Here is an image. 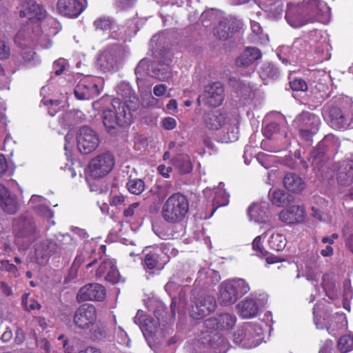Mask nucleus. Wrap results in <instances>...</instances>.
<instances>
[{"mask_svg": "<svg viewBox=\"0 0 353 353\" xmlns=\"http://www.w3.org/2000/svg\"><path fill=\"white\" fill-rule=\"evenodd\" d=\"M322 286L325 291L327 296L334 299L337 296L336 284L334 281V276L332 274H325L322 277Z\"/></svg>", "mask_w": 353, "mask_h": 353, "instance_id": "4c0bfd02", "label": "nucleus"}, {"mask_svg": "<svg viewBox=\"0 0 353 353\" xmlns=\"http://www.w3.org/2000/svg\"><path fill=\"white\" fill-rule=\"evenodd\" d=\"M15 243L22 249H26L35 239L37 226L34 218L24 214L16 218L13 223Z\"/></svg>", "mask_w": 353, "mask_h": 353, "instance_id": "20e7f679", "label": "nucleus"}, {"mask_svg": "<svg viewBox=\"0 0 353 353\" xmlns=\"http://www.w3.org/2000/svg\"><path fill=\"white\" fill-rule=\"evenodd\" d=\"M305 210L300 205H293L288 209L283 210L279 214V219L288 224L301 223L303 221Z\"/></svg>", "mask_w": 353, "mask_h": 353, "instance_id": "b1692460", "label": "nucleus"}, {"mask_svg": "<svg viewBox=\"0 0 353 353\" xmlns=\"http://www.w3.org/2000/svg\"><path fill=\"white\" fill-rule=\"evenodd\" d=\"M279 74L278 68L270 63H265L260 72V76L263 80L276 79L279 77Z\"/></svg>", "mask_w": 353, "mask_h": 353, "instance_id": "79ce46f5", "label": "nucleus"}, {"mask_svg": "<svg viewBox=\"0 0 353 353\" xmlns=\"http://www.w3.org/2000/svg\"><path fill=\"white\" fill-rule=\"evenodd\" d=\"M203 119L209 130H219L226 126L227 136L224 141L233 142L239 138V121L221 110H211L204 112Z\"/></svg>", "mask_w": 353, "mask_h": 353, "instance_id": "f03ea898", "label": "nucleus"}, {"mask_svg": "<svg viewBox=\"0 0 353 353\" xmlns=\"http://www.w3.org/2000/svg\"><path fill=\"white\" fill-rule=\"evenodd\" d=\"M279 131L280 127L279 124L276 122H272L265 126L263 133L267 138L270 139Z\"/></svg>", "mask_w": 353, "mask_h": 353, "instance_id": "3c124183", "label": "nucleus"}, {"mask_svg": "<svg viewBox=\"0 0 353 353\" xmlns=\"http://www.w3.org/2000/svg\"><path fill=\"white\" fill-rule=\"evenodd\" d=\"M137 3V0H116V6L123 10L133 7Z\"/></svg>", "mask_w": 353, "mask_h": 353, "instance_id": "bf43d9fd", "label": "nucleus"}, {"mask_svg": "<svg viewBox=\"0 0 353 353\" xmlns=\"http://www.w3.org/2000/svg\"><path fill=\"white\" fill-rule=\"evenodd\" d=\"M269 204L263 201L260 203H254L248 208V214L250 219L257 222H263L269 216Z\"/></svg>", "mask_w": 353, "mask_h": 353, "instance_id": "c85d7f7f", "label": "nucleus"}, {"mask_svg": "<svg viewBox=\"0 0 353 353\" xmlns=\"http://www.w3.org/2000/svg\"><path fill=\"white\" fill-rule=\"evenodd\" d=\"M0 270L12 273L14 274H16L17 272V267L14 265L10 263L8 261H1Z\"/></svg>", "mask_w": 353, "mask_h": 353, "instance_id": "e2e57ef3", "label": "nucleus"}, {"mask_svg": "<svg viewBox=\"0 0 353 353\" xmlns=\"http://www.w3.org/2000/svg\"><path fill=\"white\" fill-rule=\"evenodd\" d=\"M126 187L130 193L139 195L145 190V183L140 179H130L127 182Z\"/></svg>", "mask_w": 353, "mask_h": 353, "instance_id": "37998d69", "label": "nucleus"}, {"mask_svg": "<svg viewBox=\"0 0 353 353\" xmlns=\"http://www.w3.org/2000/svg\"><path fill=\"white\" fill-rule=\"evenodd\" d=\"M97 318L96 307L92 304H83L76 310L73 323L81 330H88L94 325Z\"/></svg>", "mask_w": 353, "mask_h": 353, "instance_id": "f8f14e48", "label": "nucleus"}, {"mask_svg": "<svg viewBox=\"0 0 353 353\" xmlns=\"http://www.w3.org/2000/svg\"><path fill=\"white\" fill-rule=\"evenodd\" d=\"M57 7L60 14L70 18L77 17L85 9L79 0H59Z\"/></svg>", "mask_w": 353, "mask_h": 353, "instance_id": "aec40b11", "label": "nucleus"}, {"mask_svg": "<svg viewBox=\"0 0 353 353\" xmlns=\"http://www.w3.org/2000/svg\"><path fill=\"white\" fill-rule=\"evenodd\" d=\"M216 302L214 296L205 295L199 297L190 311L192 318L199 319L214 311Z\"/></svg>", "mask_w": 353, "mask_h": 353, "instance_id": "f3484780", "label": "nucleus"}, {"mask_svg": "<svg viewBox=\"0 0 353 353\" xmlns=\"http://www.w3.org/2000/svg\"><path fill=\"white\" fill-rule=\"evenodd\" d=\"M170 59L166 61V63H157L152 65V76L161 80H168L171 77V69L170 67Z\"/></svg>", "mask_w": 353, "mask_h": 353, "instance_id": "f704fd0d", "label": "nucleus"}, {"mask_svg": "<svg viewBox=\"0 0 353 353\" xmlns=\"http://www.w3.org/2000/svg\"><path fill=\"white\" fill-rule=\"evenodd\" d=\"M14 43L22 50L30 48L34 46V40L31 36V30L21 28L14 37Z\"/></svg>", "mask_w": 353, "mask_h": 353, "instance_id": "72a5a7b5", "label": "nucleus"}, {"mask_svg": "<svg viewBox=\"0 0 353 353\" xmlns=\"http://www.w3.org/2000/svg\"><path fill=\"white\" fill-rule=\"evenodd\" d=\"M231 281L234 285V288L237 290L238 294H240L242 296L250 291V286L244 279H234Z\"/></svg>", "mask_w": 353, "mask_h": 353, "instance_id": "49530a36", "label": "nucleus"}, {"mask_svg": "<svg viewBox=\"0 0 353 353\" xmlns=\"http://www.w3.org/2000/svg\"><path fill=\"white\" fill-rule=\"evenodd\" d=\"M310 21L327 23L330 19V9L327 3L320 0H304L301 2Z\"/></svg>", "mask_w": 353, "mask_h": 353, "instance_id": "9d476101", "label": "nucleus"}, {"mask_svg": "<svg viewBox=\"0 0 353 353\" xmlns=\"http://www.w3.org/2000/svg\"><path fill=\"white\" fill-rule=\"evenodd\" d=\"M159 264V254L155 251H151L145 255L143 265L148 270H153Z\"/></svg>", "mask_w": 353, "mask_h": 353, "instance_id": "c03bdc74", "label": "nucleus"}, {"mask_svg": "<svg viewBox=\"0 0 353 353\" xmlns=\"http://www.w3.org/2000/svg\"><path fill=\"white\" fill-rule=\"evenodd\" d=\"M107 337V330L103 325H97L92 330L90 338L93 341H103Z\"/></svg>", "mask_w": 353, "mask_h": 353, "instance_id": "a18cd8bd", "label": "nucleus"}, {"mask_svg": "<svg viewBox=\"0 0 353 353\" xmlns=\"http://www.w3.org/2000/svg\"><path fill=\"white\" fill-rule=\"evenodd\" d=\"M19 17L31 21H42L46 18V11L35 1L28 0L22 3Z\"/></svg>", "mask_w": 353, "mask_h": 353, "instance_id": "a211bd4d", "label": "nucleus"}, {"mask_svg": "<svg viewBox=\"0 0 353 353\" xmlns=\"http://www.w3.org/2000/svg\"><path fill=\"white\" fill-rule=\"evenodd\" d=\"M251 28L252 31L256 37H258V39L260 41H264L268 39L267 34L263 33L262 28L260 24L257 22L253 21L251 23Z\"/></svg>", "mask_w": 353, "mask_h": 353, "instance_id": "6e6d98bb", "label": "nucleus"}, {"mask_svg": "<svg viewBox=\"0 0 353 353\" xmlns=\"http://www.w3.org/2000/svg\"><path fill=\"white\" fill-rule=\"evenodd\" d=\"M189 211V202L185 196L174 193L164 203L161 215L163 219L170 223L182 221Z\"/></svg>", "mask_w": 353, "mask_h": 353, "instance_id": "7ed1b4c3", "label": "nucleus"}, {"mask_svg": "<svg viewBox=\"0 0 353 353\" xmlns=\"http://www.w3.org/2000/svg\"><path fill=\"white\" fill-rule=\"evenodd\" d=\"M339 147V141L332 134L326 135L316 148L310 153L308 161L314 169L320 170L325 164L328 156L333 154Z\"/></svg>", "mask_w": 353, "mask_h": 353, "instance_id": "39448f33", "label": "nucleus"}, {"mask_svg": "<svg viewBox=\"0 0 353 353\" xmlns=\"http://www.w3.org/2000/svg\"><path fill=\"white\" fill-rule=\"evenodd\" d=\"M105 279L112 283H116L119 281V273L115 265L108 270L105 276Z\"/></svg>", "mask_w": 353, "mask_h": 353, "instance_id": "5fc2aeb1", "label": "nucleus"}, {"mask_svg": "<svg viewBox=\"0 0 353 353\" xmlns=\"http://www.w3.org/2000/svg\"><path fill=\"white\" fill-rule=\"evenodd\" d=\"M236 27V21L233 17L223 18L214 28V35L221 40H226L232 36Z\"/></svg>", "mask_w": 353, "mask_h": 353, "instance_id": "5701e85b", "label": "nucleus"}, {"mask_svg": "<svg viewBox=\"0 0 353 353\" xmlns=\"http://www.w3.org/2000/svg\"><path fill=\"white\" fill-rule=\"evenodd\" d=\"M99 94V90L97 83L88 81H81L74 90L76 97L81 100H88Z\"/></svg>", "mask_w": 353, "mask_h": 353, "instance_id": "4be33fe9", "label": "nucleus"}, {"mask_svg": "<svg viewBox=\"0 0 353 353\" xmlns=\"http://www.w3.org/2000/svg\"><path fill=\"white\" fill-rule=\"evenodd\" d=\"M292 90L294 91H305L307 89L306 82L302 79H295L290 82Z\"/></svg>", "mask_w": 353, "mask_h": 353, "instance_id": "864d4df0", "label": "nucleus"}, {"mask_svg": "<svg viewBox=\"0 0 353 353\" xmlns=\"http://www.w3.org/2000/svg\"><path fill=\"white\" fill-rule=\"evenodd\" d=\"M353 165L351 162L340 163L337 170V181L343 186L350 185L353 183Z\"/></svg>", "mask_w": 353, "mask_h": 353, "instance_id": "bb28decb", "label": "nucleus"}, {"mask_svg": "<svg viewBox=\"0 0 353 353\" xmlns=\"http://www.w3.org/2000/svg\"><path fill=\"white\" fill-rule=\"evenodd\" d=\"M111 21L108 18H101L97 19L94 24L97 29H101L103 30H106L110 28L111 26Z\"/></svg>", "mask_w": 353, "mask_h": 353, "instance_id": "13d9d810", "label": "nucleus"}, {"mask_svg": "<svg viewBox=\"0 0 353 353\" xmlns=\"http://www.w3.org/2000/svg\"><path fill=\"white\" fill-rule=\"evenodd\" d=\"M262 335L260 326L252 323H246L234 333L233 341L243 347L252 348L261 343Z\"/></svg>", "mask_w": 353, "mask_h": 353, "instance_id": "423d86ee", "label": "nucleus"}, {"mask_svg": "<svg viewBox=\"0 0 353 353\" xmlns=\"http://www.w3.org/2000/svg\"><path fill=\"white\" fill-rule=\"evenodd\" d=\"M22 304L24 309L29 312L34 309L41 308V305L36 300L29 299L28 294H25L22 296Z\"/></svg>", "mask_w": 353, "mask_h": 353, "instance_id": "de8ad7c7", "label": "nucleus"}, {"mask_svg": "<svg viewBox=\"0 0 353 353\" xmlns=\"http://www.w3.org/2000/svg\"><path fill=\"white\" fill-rule=\"evenodd\" d=\"M10 55V48L8 43L0 37V59L5 60Z\"/></svg>", "mask_w": 353, "mask_h": 353, "instance_id": "603ef678", "label": "nucleus"}, {"mask_svg": "<svg viewBox=\"0 0 353 353\" xmlns=\"http://www.w3.org/2000/svg\"><path fill=\"white\" fill-rule=\"evenodd\" d=\"M77 147L82 154H90L98 147L99 138L97 132L88 126L81 127L77 136Z\"/></svg>", "mask_w": 353, "mask_h": 353, "instance_id": "9b49d317", "label": "nucleus"}, {"mask_svg": "<svg viewBox=\"0 0 353 353\" xmlns=\"http://www.w3.org/2000/svg\"><path fill=\"white\" fill-rule=\"evenodd\" d=\"M236 317L228 313L221 314L217 319H208L205 321L206 326L216 325L221 330H229L236 323Z\"/></svg>", "mask_w": 353, "mask_h": 353, "instance_id": "c756f323", "label": "nucleus"}, {"mask_svg": "<svg viewBox=\"0 0 353 353\" xmlns=\"http://www.w3.org/2000/svg\"><path fill=\"white\" fill-rule=\"evenodd\" d=\"M125 56V50L120 45L107 48L98 59V65L104 72L117 70Z\"/></svg>", "mask_w": 353, "mask_h": 353, "instance_id": "0eeeda50", "label": "nucleus"}, {"mask_svg": "<svg viewBox=\"0 0 353 353\" xmlns=\"http://www.w3.org/2000/svg\"><path fill=\"white\" fill-rule=\"evenodd\" d=\"M268 243L272 250L281 251L283 250L286 245V239L280 233H273L272 234Z\"/></svg>", "mask_w": 353, "mask_h": 353, "instance_id": "a19ab883", "label": "nucleus"}, {"mask_svg": "<svg viewBox=\"0 0 353 353\" xmlns=\"http://www.w3.org/2000/svg\"><path fill=\"white\" fill-rule=\"evenodd\" d=\"M42 103H43V104L46 105H48L49 104H50L51 106L48 109V113L51 116H54L56 114V112H57V107H58L60 103L59 101L57 100H46L42 101Z\"/></svg>", "mask_w": 353, "mask_h": 353, "instance_id": "69168bd1", "label": "nucleus"}, {"mask_svg": "<svg viewBox=\"0 0 353 353\" xmlns=\"http://www.w3.org/2000/svg\"><path fill=\"white\" fill-rule=\"evenodd\" d=\"M114 265L113 261L111 259L104 260L99 265L97 270V276L100 277L105 275L109 270L112 268Z\"/></svg>", "mask_w": 353, "mask_h": 353, "instance_id": "09e8293b", "label": "nucleus"}, {"mask_svg": "<svg viewBox=\"0 0 353 353\" xmlns=\"http://www.w3.org/2000/svg\"><path fill=\"white\" fill-rule=\"evenodd\" d=\"M294 123L299 128V135L308 140L318 132L321 121L316 114L304 112L296 117Z\"/></svg>", "mask_w": 353, "mask_h": 353, "instance_id": "1a4fd4ad", "label": "nucleus"}, {"mask_svg": "<svg viewBox=\"0 0 353 353\" xmlns=\"http://www.w3.org/2000/svg\"><path fill=\"white\" fill-rule=\"evenodd\" d=\"M118 94L122 99L115 98L112 101L113 110L103 112V122L107 131L112 135L117 134L121 126L128 125L132 121V112L139 105V100L128 85L119 87Z\"/></svg>", "mask_w": 353, "mask_h": 353, "instance_id": "f257e3e1", "label": "nucleus"}, {"mask_svg": "<svg viewBox=\"0 0 353 353\" xmlns=\"http://www.w3.org/2000/svg\"><path fill=\"white\" fill-rule=\"evenodd\" d=\"M223 185L220 183L215 191V196L213 199V205L215 209L228 205L229 202V195L223 189Z\"/></svg>", "mask_w": 353, "mask_h": 353, "instance_id": "ea45409f", "label": "nucleus"}, {"mask_svg": "<svg viewBox=\"0 0 353 353\" xmlns=\"http://www.w3.org/2000/svg\"><path fill=\"white\" fill-rule=\"evenodd\" d=\"M224 97L222 84L220 82H214L205 87L204 93L198 97L197 103L201 105L203 102L205 105L217 107L222 104Z\"/></svg>", "mask_w": 353, "mask_h": 353, "instance_id": "ddd939ff", "label": "nucleus"}, {"mask_svg": "<svg viewBox=\"0 0 353 353\" xmlns=\"http://www.w3.org/2000/svg\"><path fill=\"white\" fill-rule=\"evenodd\" d=\"M105 289L102 285L96 283H88L80 288L77 299L79 302L101 301L105 299Z\"/></svg>", "mask_w": 353, "mask_h": 353, "instance_id": "dca6fc26", "label": "nucleus"}, {"mask_svg": "<svg viewBox=\"0 0 353 353\" xmlns=\"http://www.w3.org/2000/svg\"><path fill=\"white\" fill-rule=\"evenodd\" d=\"M46 202V199L41 196L34 194L31 196L29 204L34 209H37V206L41 205V204H44Z\"/></svg>", "mask_w": 353, "mask_h": 353, "instance_id": "052dcab7", "label": "nucleus"}, {"mask_svg": "<svg viewBox=\"0 0 353 353\" xmlns=\"http://www.w3.org/2000/svg\"><path fill=\"white\" fill-rule=\"evenodd\" d=\"M67 61L64 59H59L53 63V69L57 75H60L65 69Z\"/></svg>", "mask_w": 353, "mask_h": 353, "instance_id": "4d7b16f0", "label": "nucleus"}, {"mask_svg": "<svg viewBox=\"0 0 353 353\" xmlns=\"http://www.w3.org/2000/svg\"><path fill=\"white\" fill-rule=\"evenodd\" d=\"M176 122L172 117H165L162 121V125L164 129L170 130L176 127Z\"/></svg>", "mask_w": 353, "mask_h": 353, "instance_id": "338daca9", "label": "nucleus"}, {"mask_svg": "<svg viewBox=\"0 0 353 353\" xmlns=\"http://www.w3.org/2000/svg\"><path fill=\"white\" fill-rule=\"evenodd\" d=\"M174 165L181 174H188L192 170L190 158L186 154H179L174 159Z\"/></svg>", "mask_w": 353, "mask_h": 353, "instance_id": "e433bc0d", "label": "nucleus"}, {"mask_svg": "<svg viewBox=\"0 0 353 353\" xmlns=\"http://www.w3.org/2000/svg\"><path fill=\"white\" fill-rule=\"evenodd\" d=\"M337 350L341 353H348L353 350V334H347L341 336L337 341Z\"/></svg>", "mask_w": 353, "mask_h": 353, "instance_id": "58836bf2", "label": "nucleus"}, {"mask_svg": "<svg viewBox=\"0 0 353 353\" xmlns=\"http://www.w3.org/2000/svg\"><path fill=\"white\" fill-rule=\"evenodd\" d=\"M0 206L8 214H14L18 210L16 198L11 196L8 190L0 183Z\"/></svg>", "mask_w": 353, "mask_h": 353, "instance_id": "393cba45", "label": "nucleus"}, {"mask_svg": "<svg viewBox=\"0 0 353 353\" xmlns=\"http://www.w3.org/2000/svg\"><path fill=\"white\" fill-rule=\"evenodd\" d=\"M252 248L258 253L265 255L266 251L263 248L261 245V236H257L252 242Z\"/></svg>", "mask_w": 353, "mask_h": 353, "instance_id": "680f3d73", "label": "nucleus"}, {"mask_svg": "<svg viewBox=\"0 0 353 353\" xmlns=\"http://www.w3.org/2000/svg\"><path fill=\"white\" fill-rule=\"evenodd\" d=\"M239 315L244 319L255 316L259 311V307L255 300L247 298L237 305Z\"/></svg>", "mask_w": 353, "mask_h": 353, "instance_id": "7c9ffc66", "label": "nucleus"}, {"mask_svg": "<svg viewBox=\"0 0 353 353\" xmlns=\"http://www.w3.org/2000/svg\"><path fill=\"white\" fill-rule=\"evenodd\" d=\"M272 203L278 207H284L289 205L292 201V196L281 190H275L270 195Z\"/></svg>", "mask_w": 353, "mask_h": 353, "instance_id": "c9c22d12", "label": "nucleus"}, {"mask_svg": "<svg viewBox=\"0 0 353 353\" xmlns=\"http://www.w3.org/2000/svg\"><path fill=\"white\" fill-rule=\"evenodd\" d=\"M261 57V53L258 48L248 47L236 59V64L239 67H248Z\"/></svg>", "mask_w": 353, "mask_h": 353, "instance_id": "cd10ccee", "label": "nucleus"}, {"mask_svg": "<svg viewBox=\"0 0 353 353\" xmlns=\"http://www.w3.org/2000/svg\"><path fill=\"white\" fill-rule=\"evenodd\" d=\"M114 165L113 155L105 152L93 158L88 165V172L90 176L99 179L107 175Z\"/></svg>", "mask_w": 353, "mask_h": 353, "instance_id": "6e6552de", "label": "nucleus"}, {"mask_svg": "<svg viewBox=\"0 0 353 353\" xmlns=\"http://www.w3.org/2000/svg\"><path fill=\"white\" fill-rule=\"evenodd\" d=\"M238 299L237 290L231 280L223 281L219 286L218 300L221 305H230Z\"/></svg>", "mask_w": 353, "mask_h": 353, "instance_id": "412c9836", "label": "nucleus"}, {"mask_svg": "<svg viewBox=\"0 0 353 353\" xmlns=\"http://www.w3.org/2000/svg\"><path fill=\"white\" fill-rule=\"evenodd\" d=\"M285 19L288 23L294 28H299L312 23L301 3L298 4L288 3Z\"/></svg>", "mask_w": 353, "mask_h": 353, "instance_id": "2eb2a0df", "label": "nucleus"}, {"mask_svg": "<svg viewBox=\"0 0 353 353\" xmlns=\"http://www.w3.org/2000/svg\"><path fill=\"white\" fill-rule=\"evenodd\" d=\"M134 321L139 325L143 332L153 334L157 331V322L151 316L137 314L134 318Z\"/></svg>", "mask_w": 353, "mask_h": 353, "instance_id": "473e14b6", "label": "nucleus"}, {"mask_svg": "<svg viewBox=\"0 0 353 353\" xmlns=\"http://www.w3.org/2000/svg\"><path fill=\"white\" fill-rule=\"evenodd\" d=\"M323 117L333 128H353V106L352 117L349 121L342 110L338 107L324 108Z\"/></svg>", "mask_w": 353, "mask_h": 353, "instance_id": "4468645a", "label": "nucleus"}, {"mask_svg": "<svg viewBox=\"0 0 353 353\" xmlns=\"http://www.w3.org/2000/svg\"><path fill=\"white\" fill-rule=\"evenodd\" d=\"M283 185L285 188L294 193L301 192L305 187L302 178L294 173H288L283 179Z\"/></svg>", "mask_w": 353, "mask_h": 353, "instance_id": "2f4dec72", "label": "nucleus"}, {"mask_svg": "<svg viewBox=\"0 0 353 353\" xmlns=\"http://www.w3.org/2000/svg\"><path fill=\"white\" fill-rule=\"evenodd\" d=\"M35 52L32 50H29L27 51H24L22 52L21 56L23 58V61L24 63H31L33 62L34 64H35L34 62V58H35Z\"/></svg>", "mask_w": 353, "mask_h": 353, "instance_id": "0e129e2a", "label": "nucleus"}, {"mask_svg": "<svg viewBox=\"0 0 353 353\" xmlns=\"http://www.w3.org/2000/svg\"><path fill=\"white\" fill-rule=\"evenodd\" d=\"M60 250V246L55 241L46 239L37 244L35 253L37 256L45 259L52 254L59 253Z\"/></svg>", "mask_w": 353, "mask_h": 353, "instance_id": "a878e982", "label": "nucleus"}, {"mask_svg": "<svg viewBox=\"0 0 353 353\" xmlns=\"http://www.w3.org/2000/svg\"><path fill=\"white\" fill-rule=\"evenodd\" d=\"M201 343L215 353H226L230 348L228 341L218 332L205 334L201 338Z\"/></svg>", "mask_w": 353, "mask_h": 353, "instance_id": "6ab92c4d", "label": "nucleus"}, {"mask_svg": "<svg viewBox=\"0 0 353 353\" xmlns=\"http://www.w3.org/2000/svg\"><path fill=\"white\" fill-rule=\"evenodd\" d=\"M125 197L121 194H112L110 199V203L111 205H119L123 203Z\"/></svg>", "mask_w": 353, "mask_h": 353, "instance_id": "774afa93", "label": "nucleus"}, {"mask_svg": "<svg viewBox=\"0 0 353 353\" xmlns=\"http://www.w3.org/2000/svg\"><path fill=\"white\" fill-rule=\"evenodd\" d=\"M34 210L37 214L48 220L52 219L54 216L52 211L46 205V203L37 206V209Z\"/></svg>", "mask_w": 353, "mask_h": 353, "instance_id": "8fccbe9b", "label": "nucleus"}]
</instances>
